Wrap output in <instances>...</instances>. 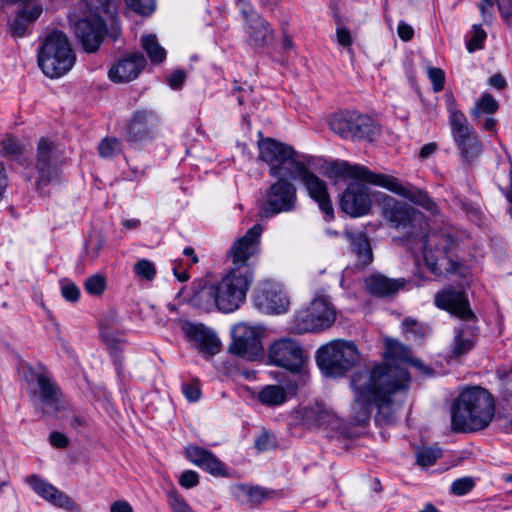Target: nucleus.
I'll use <instances>...</instances> for the list:
<instances>
[{
  "instance_id": "nucleus-45",
  "label": "nucleus",
  "mask_w": 512,
  "mask_h": 512,
  "mask_svg": "<svg viewBox=\"0 0 512 512\" xmlns=\"http://www.w3.org/2000/svg\"><path fill=\"white\" fill-rule=\"evenodd\" d=\"M475 486L471 477H462L452 482L450 491L453 495L463 496L469 493Z\"/></svg>"
},
{
  "instance_id": "nucleus-44",
  "label": "nucleus",
  "mask_w": 512,
  "mask_h": 512,
  "mask_svg": "<svg viewBox=\"0 0 512 512\" xmlns=\"http://www.w3.org/2000/svg\"><path fill=\"white\" fill-rule=\"evenodd\" d=\"M84 286L89 294L98 296L105 291L106 281L102 275L96 274L87 278Z\"/></svg>"
},
{
  "instance_id": "nucleus-9",
  "label": "nucleus",
  "mask_w": 512,
  "mask_h": 512,
  "mask_svg": "<svg viewBox=\"0 0 512 512\" xmlns=\"http://www.w3.org/2000/svg\"><path fill=\"white\" fill-rule=\"evenodd\" d=\"M84 5L90 13L75 23L74 31L83 49L92 53L102 43L106 30L102 14L109 12L110 0H84Z\"/></svg>"
},
{
  "instance_id": "nucleus-26",
  "label": "nucleus",
  "mask_w": 512,
  "mask_h": 512,
  "mask_svg": "<svg viewBox=\"0 0 512 512\" xmlns=\"http://www.w3.org/2000/svg\"><path fill=\"white\" fill-rule=\"evenodd\" d=\"M26 482L38 495L53 505L63 508L67 511H73L77 508V504L66 493L58 490L52 484L44 481L37 475L28 476L26 478Z\"/></svg>"
},
{
  "instance_id": "nucleus-46",
  "label": "nucleus",
  "mask_w": 512,
  "mask_h": 512,
  "mask_svg": "<svg viewBox=\"0 0 512 512\" xmlns=\"http://www.w3.org/2000/svg\"><path fill=\"white\" fill-rule=\"evenodd\" d=\"M136 13L150 15L155 9V0H124Z\"/></svg>"
},
{
  "instance_id": "nucleus-58",
  "label": "nucleus",
  "mask_w": 512,
  "mask_h": 512,
  "mask_svg": "<svg viewBox=\"0 0 512 512\" xmlns=\"http://www.w3.org/2000/svg\"><path fill=\"white\" fill-rule=\"evenodd\" d=\"M397 32L400 39L406 42L410 41L414 36L413 28L403 21L398 24Z\"/></svg>"
},
{
  "instance_id": "nucleus-19",
  "label": "nucleus",
  "mask_w": 512,
  "mask_h": 512,
  "mask_svg": "<svg viewBox=\"0 0 512 512\" xmlns=\"http://www.w3.org/2000/svg\"><path fill=\"white\" fill-rule=\"evenodd\" d=\"M233 341L229 351L247 360H255L263 353L261 333L254 327L245 323H238L232 329Z\"/></svg>"
},
{
  "instance_id": "nucleus-40",
  "label": "nucleus",
  "mask_w": 512,
  "mask_h": 512,
  "mask_svg": "<svg viewBox=\"0 0 512 512\" xmlns=\"http://www.w3.org/2000/svg\"><path fill=\"white\" fill-rule=\"evenodd\" d=\"M499 104L497 100L490 94L484 93L478 101L475 102L474 107L470 111L473 120L478 121L482 113L492 115L497 112Z\"/></svg>"
},
{
  "instance_id": "nucleus-54",
  "label": "nucleus",
  "mask_w": 512,
  "mask_h": 512,
  "mask_svg": "<svg viewBox=\"0 0 512 512\" xmlns=\"http://www.w3.org/2000/svg\"><path fill=\"white\" fill-rule=\"evenodd\" d=\"M498 10L504 19V21L509 25L512 17V0H496Z\"/></svg>"
},
{
  "instance_id": "nucleus-5",
  "label": "nucleus",
  "mask_w": 512,
  "mask_h": 512,
  "mask_svg": "<svg viewBox=\"0 0 512 512\" xmlns=\"http://www.w3.org/2000/svg\"><path fill=\"white\" fill-rule=\"evenodd\" d=\"M456 237L447 228L425 235L423 256L429 271L437 277L463 275V264L456 253Z\"/></svg>"
},
{
  "instance_id": "nucleus-33",
  "label": "nucleus",
  "mask_w": 512,
  "mask_h": 512,
  "mask_svg": "<svg viewBox=\"0 0 512 512\" xmlns=\"http://www.w3.org/2000/svg\"><path fill=\"white\" fill-rule=\"evenodd\" d=\"M345 237L356 256L357 265L361 267L370 265L373 262V252L367 235L362 231L346 230Z\"/></svg>"
},
{
  "instance_id": "nucleus-52",
  "label": "nucleus",
  "mask_w": 512,
  "mask_h": 512,
  "mask_svg": "<svg viewBox=\"0 0 512 512\" xmlns=\"http://www.w3.org/2000/svg\"><path fill=\"white\" fill-rule=\"evenodd\" d=\"M237 7L240 10V13L245 21L248 22L251 19H254L258 16H260L257 11L254 9L252 4L248 2L247 0H236Z\"/></svg>"
},
{
  "instance_id": "nucleus-12",
  "label": "nucleus",
  "mask_w": 512,
  "mask_h": 512,
  "mask_svg": "<svg viewBox=\"0 0 512 512\" xmlns=\"http://www.w3.org/2000/svg\"><path fill=\"white\" fill-rule=\"evenodd\" d=\"M448 110L449 125L455 145L463 161L472 163L483 151L482 142L462 111L455 106H450Z\"/></svg>"
},
{
  "instance_id": "nucleus-59",
  "label": "nucleus",
  "mask_w": 512,
  "mask_h": 512,
  "mask_svg": "<svg viewBox=\"0 0 512 512\" xmlns=\"http://www.w3.org/2000/svg\"><path fill=\"white\" fill-rule=\"evenodd\" d=\"M50 443L57 448H66L69 441L64 434L55 431L50 434Z\"/></svg>"
},
{
  "instance_id": "nucleus-11",
  "label": "nucleus",
  "mask_w": 512,
  "mask_h": 512,
  "mask_svg": "<svg viewBox=\"0 0 512 512\" xmlns=\"http://www.w3.org/2000/svg\"><path fill=\"white\" fill-rule=\"evenodd\" d=\"M337 314L328 296L317 295L310 304L294 315L292 329L298 334L320 332L330 328Z\"/></svg>"
},
{
  "instance_id": "nucleus-31",
  "label": "nucleus",
  "mask_w": 512,
  "mask_h": 512,
  "mask_svg": "<svg viewBox=\"0 0 512 512\" xmlns=\"http://www.w3.org/2000/svg\"><path fill=\"white\" fill-rule=\"evenodd\" d=\"M244 29L248 35V44L255 50L268 46L274 37L273 29L262 16L246 22Z\"/></svg>"
},
{
  "instance_id": "nucleus-1",
  "label": "nucleus",
  "mask_w": 512,
  "mask_h": 512,
  "mask_svg": "<svg viewBox=\"0 0 512 512\" xmlns=\"http://www.w3.org/2000/svg\"><path fill=\"white\" fill-rule=\"evenodd\" d=\"M411 350L395 339L385 340L384 363L353 373V404L350 421L355 426L368 425L373 408L375 421L385 424L394 419V397L409 389L410 377L398 363L410 360Z\"/></svg>"
},
{
  "instance_id": "nucleus-23",
  "label": "nucleus",
  "mask_w": 512,
  "mask_h": 512,
  "mask_svg": "<svg viewBox=\"0 0 512 512\" xmlns=\"http://www.w3.org/2000/svg\"><path fill=\"white\" fill-rule=\"evenodd\" d=\"M55 145L47 138H41L37 145L36 170L38 180L36 182L37 190L41 191L56 176L57 168L55 165Z\"/></svg>"
},
{
  "instance_id": "nucleus-6",
  "label": "nucleus",
  "mask_w": 512,
  "mask_h": 512,
  "mask_svg": "<svg viewBox=\"0 0 512 512\" xmlns=\"http://www.w3.org/2000/svg\"><path fill=\"white\" fill-rule=\"evenodd\" d=\"M75 60L69 40L61 31L49 33L38 52V65L50 78L66 74L74 66Z\"/></svg>"
},
{
  "instance_id": "nucleus-20",
  "label": "nucleus",
  "mask_w": 512,
  "mask_h": 512,
  "mask_svg": "<svg viewBox=\"0 0 512 512\" xmlns=\"http://www.w3.org/2000/svg\"><path fill=\"white\" fill-rule=\"evenodd\" d=\"M434 304L437 308L465 322L477 321L475 313L470 308L467 294L453 286H447L438 291L434 297Z\"/></svg>"
},
{
  "instance_id": "nucleus-4",
  "label": "nucleus",
  "mask_w": 512,
  "mask_h": 512,
  "mask_svg": "<svg viewBox=\"0 0 512 512\" xmlns=\"http://www.w3.org/2000/svg\"><path fill=\"white\" fill-rule=\"evenodd\" d=\"M330 171L337 177L358 179L368 184L385 188L413 204L422 207L431 214L438 213L437 203L426 191L410 183H403L392 175L375 173L366 166L350 164L344 160L334 161L330 165Z\"/></svg>"
},
{
  "instance_id": "nucleus-47",
  "label": "nucleus",
  "mask_w": 512,
  "mask_h": 512,
  "mask_svg": "<svg viewBox=\"0 0 512 512\" xmlns=\"http://www.w3.org/2000/svg\"><path fill=\"white\" fill-rule=\"evenodd\" d=\"M182 393L189 402H196L201 397L200 382L197 379H193L190 382L182 384Z\"/></svg>"
},
{
  "instance_id": "nucleus-21",
  "label": "nucleus",
  "mask_w": 512,
  "mask_h": 512,
  "mask_svg": "<svg viewBox=\"0 0 512 512\" xmlns=\"http://www.w3.org/2000/svg\"><path fill=\"white\" fill-rule=\"evenodd\" d=\"M160 124L158 115L149 109H138L127 120L125 137L128 142H143L155 137Z\"/></svg>"
},
{
  "instance_id": "nucleus-41",
  "label": "nucleus",
  "mask_w": 512,
  "mask_h": 512,
  "mask_svg": "<svg viewBox=\"0 0 512 512\" xmlns=\"http://www.w3.org/2000/svg\"><path fill=\"white\" fill-rule=\"evenodd\" d=\"M122 151V143L115 137H105L98 145L99 155L105 159L117 157Z\"/></svg>"
},
{
  "instance_id": "nucleus-7",
  "label": "nucleus",
  "mask_w": 512,
  "mask_h": 512,
  "mask_svg": "<svg viewBox=\"0 0 512 512\" xmlns=\"http://www.w3.org/2000/svg\"><path fill=\"white\" fill-rule=\"evenodd\" d=\"M259 157L268 164L272 177L286 176L290 179L310 155L298 153L292 146L273 138H264L258 142Z\"/></svg>"
},
{
  "instance_id": "nucleus-2",
  "label": "nucleus",
  "mask_w": 512,
  "mask_h": 512,
  "mask_svg": "<svg viewBox=\"0 0 512 512\" xmlns=\"http://www.w3.org/2000/svg\"><path fill=\"white\" fill-rule=\"evenodd\" d=\"M253 281L250 272L229 269L219 281L195 286L191 302L202 309L214 305L222 313L235 312L245 303Z\"/></svg>"
},
{
  "instance_id": "nucleus-39",
  "label": "nucleus",
  "mask_w": 512,
  "mask_h": 512,
  "mask_svg": "<svg viewBox=\"0 0 512 512\" xmlns=\"http://www.w3.org/2000/svg\"><path fill=\"white\" fill-rule=\"evenodd\" d=\"M237 489L238 496L242 498V501L252 506L259 505L263 500L270 498L272 494L271 491L258 486L239 485Z\"/></svg>"
},
{
  "instance_id": "nucleus-55",
  "label": "nucleus",
  "mask_w": 512,
  "mask_h": 512,
  "mask_svg": "<svg viewBox=\"0 0 512 512\" xmlns=\"http://www.w3.org/2000/svg\"><path fill=\"white\" fill-rule=\"evenodd\" d=\"M273 446V441L271 436L264 432L260 436H258L255 440V447L258 451H267Z\"/></svg>"
},
{
  "instance_id": "nucleus-63",
  "label": "nucleus",
  "mask_w": 512,
  "mask_h": 512,
  "mask_svg": "<svg viewBox=\"0 0 512 512\" xmlns=\"http://www.w3.org/2000/svg\"><path fill=\"white\" fill-rule=\"evenodd\" d=\"M437 150V144L434 143V142H430V143H427L425 144L420 152H419V158L421 159H427L429 158L431 155H433Z\"/></svg>"
},
{
  "instance_id": "nucleus-22",
  "label": "nucleus",
  "mask_w": 512,
  "mask_h": 512,
  "mask_svg": "<svg viewBox=\"0 0 512 512\" xmlns=\"http://www.w3.org/2000/svg\"><path fill=\"white\" fill-rule=\"evenodd\" d=\"M372 200L368 188L359 182H351L340 198L341 210L352 216L360 217L369 213Z\"/></svg>"
},
{
  "instance_id": "nucleus-28",
  "label": "nucleus",
  "mask_w": 512,
  "mask_h": 512,
  "mask_svg": "<svg viewBox=\"0 0 512 512\" xmlns=\"http://www.w3.org/2000/svg\"><path fill=\"white\" fill-rule=\"evenodd\" d=\"M303 423L309 428H331L339 427V419L336 414L324 403L315 402L303 408Z\"/></svg>"
},
{
  "instance_id": "nucleus-25",
  "label": "nucleus",
  "mask_w": 512,
  "mask_h": 512,
  "mask_svg": "<svg viewBox=\"0 0 512 512\" xmlns=\"http://www.w3.org/2000/svg\"><path fill=\"white\" fill-rule=\"evenodd\" d=\"M146 65L143 54L131 53L115 62L109 69L108 76L112 82L126 83L135 80Z\"/></svg>"
},
{
  "instance_id": "nucleus-56",
  "label": "nucleus",
  "mask_w": 512,
  "mask_h": 512,
  "mask_svg": "<svg viewBox=\"0 0 512 512\" xmlns=\"http://www.w3.org/2000/svg\"><path fill=\"white\" fill-rule=\"evenodd\" d=\"M337 41L341 46L348 47L352 44L349 30L344 26H338L336 30Z\"/></svg>"
},
{
  "instance_id": "nucleus-48",
  "label": "nucleus",
  "mask_w": 512,
  "mask_h": 512,
  "mask_svg": "<svg viewBox=\"0 0 512 512\" xmlns=\"http://www.w3.org/2000/svg\"><path fill=\"white\" fill-rule=\"evenodd\" d=\"M61 295L69 302H77L80 297V290L77 285L71 281H61Z\"/></svg>"
},
{
  "instance_id": "nucleus-42",
  "label": "nucleus",
  "mask_w": 512,
  "mask_h": 512,
  "mask_svg": "<svg viewBox=\"0 0 512 512\" xmlns=\"http://www.w3.org/2000/svg\"><path fill=\"white\" fill-rule=\"evenodd\" d=\"M442 456V450L438 447L423 448L417 452V463L420 466H431Z\"/></svg>"
},
{
  "instance_id": "nucleus-37",
  "label": "nucleus",
  "mask_w": 512,
  "mask_h": 512,
  "mask_svg": "<svg viewBox=\"0 0 512 512\" xmlns=\"http://www.w3.org/2000/svg\"><path fill=\"white\" fill-rule=\"evenodd\" d=\"M402 330L408 339L423 341L431 333L430 327L414 318L407 317L402 321Z\"/></svg>"
},
{
  "instance_id": "nucleus-35",
  "label": "nucleus",
  "mask_w": 512,
  "mask_h": 512,
  "mask_svg": "<svg viewBox=\"0 0 512 512\" xmlns=\"http://www.w3.org/2000/svg\"><path fill=\"white\" fill-rule=\"evenodd\" d=\"M290 386H294V379L289 378L285 382V386L266 385L259 391L258 400L265 406H280L286 402L288 396H295L301 389L297 388L295 392H291Z\"/></svg>"
},
{
  "instance_id": "nucleus-57",
  "label": "nucleus",
  "mask_w": 512,
  "mask_h": 512,
  "mask_svg": "<svg viewBox=\"0 0 512 512\" xmlns=\"http://www.w3.org/2000/svg\"><path fill=\"white\" fill-rule=\"evenodd\" d=\"M186 78V74L183 70H176L170 74L167 81L171 88L177 89L179 88Z\"/></svg>"
},
{
  "instance_id": "nucleus-27",
  "label": "nucleus",
  "mask_w": 512,
  "mask_h": 512,
  "mask_svg": "<svg viewBox=\"0 0 512 512\" xmlns=\"http://www.w3.org/2000/svg\"><path fill=\"white\" fill-rule=\"evenodd\" d=\"M185 454L190 462L213 476L228 475L225 464L207 449L192 445L185 449Z\"/></svg>"
},
{
  "instance_id": "nucleus-32",
  "label": "nucleus",
  "mask_w": 512,
  "mask_h": 512,
  "mask_svg": "<svg viewBox=\"0 0 512 512\" xmlns=\"http://www.w3.org/2000/svg\"><path fill=\"white\" fill-rule=\"evenodd\" d=\"M29 371L34 374L39 387V401L53 411H58V403L62 392L58 384L45 372L35 373L31 367Z\"/></svg>"
},
{
  "instance_id": "nucleus-10",
  "label": "nucleus",
  "mask_w": 512,
  "mask_h": 512,
  "mask_svg": "<svg viewBox=\"0 0 512 512\" xmlns=\"http://www.w3.org/2000/svg\"><path fill=\"white\" fill-rule=\"evenodd\" d=\"M360 359L356 345L350 341L333 340L322 345L316 352L319 368L328 376L344 375Z\"/></svg>"
},
{
  "instance_id": "nucleus-38",
  "label": "nucleus",
  "mask_w": 512,
  "mask_h": 512,
  "mask_svg": "<svg viewBox=\"0 0 512 512\" xmlns=\"http://www.w3.org/2000/svg\"><path fill=\"white\" fill-rule=\"evenodd\" d=\"M142 48L153 64L161 63L166 58L165 49L159 44L157 37L153 34L144 35L141 38Z\"/></svg>"
},
{
  "instance_id": "nucleus-24",
  "label": "nucleus",
  "mask_w": 512,
  "mask_h": 512,
  "mask_svg": "<svg viewBox=\"0 0 512 512\" xmlns=\"http://www.w3.org/2000/svg\"><path fill=\"white\" fill-rule=\"evenodd\" d=\"M181 330L186 338L193 342L203 353L215 355L220 351V341L213 330L201 323L185 321L181 324Z\"/></svg>"
},
{
  "instance_id": "nucleus-36",
  "label": "nucleus",
  "mask_w": 512,
  "mask_h": 512,
  "mask_svg": "<svg viewBox=\"0 0 512 512\" xmlns=\"http://www.w3.org/2000/svg\"><path fill=\"white\" fill-rule=\"evenodd\" d=\"M100 337L108 347L110 354L113 357V362L116 367V370L119 373L122 368L121 352L123 350L124 345L126 344V340L124 338L123 333L115 331L108 327H102L100 330Z\"/></svg>"
},
{
  "instance_id": "nucleus-62",
  "label": "nucleus",
  "mask_w": 512,
  "mask_h": 512,
  "mask_svg": "<svg viewBox=\"0 0 512 512\" xmlns=\"http://www.w3.org/2000/svg\"><path fill=\"white\" fill-rule=\"evenodd\" d=\"M493 6L494 0H481V3L479 4V9L482 13L484 20L491 18Z\"/></svg>"
},
{
  "instance_id": "nucleus-43",
  "label": "nucleus",
  "mask_w": 512,
  "mask_h": 512,
  "mask_svg": "<svg viewBox=\"0 0 512 512\" xmlns=\"http://www.w3.org/2000/svg\"><path fill=\"white\" fill-rule=\"evenodd\" d=\"M134 272L140 279L151 281L155 278L156 268L153 262L141 259L135 263Z\"/></svg>"
},
{
  "instance_id": "nucleus-17",
  "label": "nucleus",
  "mask_w": 512,
  "mask_h": 512,
  "mask_svg": "<svg viewBox=\"0 0 512 512\" xmlns=\"http://www.w3.org/2000/svg\"><path fill=\"white\" fill-rule=\"evenodd\" d=\"M255 306L266 314L285 313L290 305V300L283 286L277 282L261 281L254 291Z\"/></svg>"
},
{
  "instance_id": "nucleus-51",
  "label": "nucleus",
  "mask_w": 512,
  "mask_h": 512,
  "mask_svg": "<svg viewBox=\"0 0 512 512\" xmlns=\"http://www.w3.org/2000/svg\"><path fill=\"white\" fill-rule=\"evenodd\" d=\"M2 149L5 155L16 157L23 151V147L15 138H8L2 142Z\"/></svg>"
},
{
  "instance_id": "nucleus-3",
  "label": "nucleus",
  "mask_w": 512,
  "mask_h": 512,
  "mask_svg": "<svg viewBox=\"0 0 512 512\" xmlns=\"http://www.w3.org/2000/svg\"><path fill=\"white\" fill-rule=\"evenodd\" d=\"M495 400L482 387L462 391L451 407V429L457 433H472L486 429L495 417Z\"/></svg>"
},
{
  "instance_id": "nucleus-49",
  "label": "nucleus",
  "mask_w": 512,
  "mask_h": 512,
  "mask_svg": "<svg viewBox=\"0 0 512 512\" xmlns=\"http://www.w3.org/2000/svg\"><path fill=\"white\" fill-rule=\"evenodd\" d=\"M428 78L433 84L434 92H440L444 89L445 73L437 67H429L427 70Z\"/></svg>"
},
{
  "instance_id": "nucleus-53",
  "label": "nucleus",
  "mask_w": 512,
  "mask_h": 512,
  "mask_svg": "<svg viewBox=\"0 0 512 512\" xmlns=\"http://www.w3.org/2000/svg\"><path fill=\"white\" fill-rule=\"evenodd\" d=\"M199 483V475L196 471L186 470L179 477V484L186 489L193 488Z\"/></svg>"
},
{
  "instance_id": "nucleus-34",
  "label": "nucleus",
  "mask_w": 512,
  "mask_h": 512,
  "mask_svg": "<svg viewBox=\"0 0 512 512\" xmlns=\"http://www.w3.org/2000/svg\"><path fill=\"white\" fill-rule=\"evenodd\" d=\"M43 9L40 4H26L17 12L15 17L9 22V31L13 37H23L26 34L28 26L37 20Z\"/></svg>"
},
{
  "instance_id": "nucleus-64",
  "label": "nucleus",
  "mask_w": 512,
  "mask_h": 512,
  "mask_svg": "<svg viewBox=\"0 0 512 512\" xmlns=\"http://www.w3.org/2000/svg\"><path fill=\"white\" fill-rule=\"evenodd\" d=\"M489 83L491 86H493L494 88H496L498 90L503 89L507 84L506 80L500 74L493 75L490 78Z\"/></svg>"
},
{
  "instance_id": "nucleus-60",
  "label": "nucleus",
  "mask_w": 512,
  "mask_h": 512,
  "mask_svg": "<svg viewBox=\"0 0 512 512\" xmlns=\"http://www.w3.org/2000/svg\"><path fill=\"white\" fill-rule=\"evenodd\" d=\"M170 504L173 512H193L183 498L173 497Z\"/></svg>"
},
{
  "instance_id": "nucleus-16",
  "label": "nucleus",
  "mask_w": 512,
  "mask_h": 512,
  "mask_svg": "<svg viewBox=\"0 0 512 512\" xmlns=\"http://www.w3.org/2000/svg\"><path fill=\"white\" fill-rule=\"evenodd\" d=\"M386 217L393 227L402 230L411 238H422L428 226L424 215L413 207L394 201L385 209Z\"/></svg>"
},
{
  "instance_id": "nucleus-8",
  "label": "nucleus",
  "mask_w": 512,
  "mask_h": 512,
  "mask_svg": "<svg viewBox=\"0 0 512 512\" xmlns=\"http://www.w3.org/2000/svg\"><path fill=\"white\" fill-rule=\"evenodd\" d=\"M269 360L272 364L285 368L291 373V379H294V386L289 388L291 392L308 384L310 375L305 368L306 357L297 341L282 338L273 342L269 348Z\"/></svg>"
},
{
  "instance_id": "nucleus-18",
  "label": "nucleus",
  "mask_w": 512,
  "mask_h": 512,
  "mask_svg": "<svg viewBox=\"0 0 512 512\" xmlns=\"http://www.w3.org/2000/svg\"><path fill=\"white\" fill-rule=\"evenodd\" d=\"M266 193V216H273L294 210L297 203L296 186L289 181V177L280 176Z\"/></svg>"
},
{
  "instance_id": "nucleus-61",
  "label": "nucleus",
  "mask_w": 512,
  "mask_h": 512,
  "mask_svg": "<svg viewBox=\"0 0 512 512\" xmlns=\"http://www.w3.org/2000/svg\"><path fill=\"white\" fill-rule=\"evenodd\" d=\"M110 512H133V508L127 501L117 500L111 504Z\"/></svg>"
},
{
  "instance_id": "nucleus-29",
  "label": "nucleus",
  "mask_w": 512,
  "mask_h": 512,
  "mask_svg": "<svg viewBox=\"0 0 512 512\" xmlns=\"http://www.w3.org/2000/svg\"><path fill=\"white\" fill-rule=\"evenodd\" d=\"M406 284L405 279L388 278L383 274L374 273L365 279V287L369 294L378 298L391 297L397 294Z\"/></svg>"
},
{
  "instance_id": "nucleus-14",
  "label": "nucleus",
  "mask_w": 512,
  "mask_h": 512,
  "mask_svg": "<svg viewBox=\"0 0 512 512\" xmlns=\"http://www.w3.org/2000/svg\"><path fill=\"white\" fill-rule=\"evenodd\" d=\"M263 233V226L255 224L247 232L236 241L233 242L229 251L228 259L232 266L230 270L250 272L254 278L253 259L260 253V239Z\"/></svg>"
},
{
  "instance_id": "nucleus-15",
  "label": "nucleus",
  "mask_w": 512,
  "mask_h": 512,
  "mask_svg": "<svg viewBox=\"0 0 512 512\" xmlns=\"http://www.w3.org/2000/svg\"><path fill=\"white\" fill-rule=\"evenodd\" d=\"M314 158L310 156L306 162L298 165L297 172L291 178L300 180L308 196L314 200L319 209L328 219L334 218V209L328 192L327 183L311 171Z\"/></svg>"
},
{
  "instance_id": "nucleus-30",
  "label": "nucleus",
  "mask_w": 512,
  "mask_h": 512,
  "mask_svg": "<svg viewBox=\"0 0 512 512\" xmlns=\"http://www.w3.org/2000/svg\"><path fill=\"white\" fill-rule=\"evenodd\" d=\"M479 328L476 322H466L456 331L452 345L451 358H459L470 352L478 339Z\"/></svg>"
},
{
  "instance_id": "nucleus-50",
  "label": "nucleus",
  "mask_w": 512,
  "mask_h": 512,
  "mask_svg": "<svg viewBox=\"0 0 512 512\" xmlns=\"http://www.w3.org/2000/svg\"><path fill=\"white\" fill-rule=\"evenodd\" d=\"M486 38V32L477 25L473 26V35L467 42V49L469 52H474L477 49L483 47L484 40Z\"/></svg>"
},
{
  "instance_id": "nucleus-13",
  "label": "nucleus",
  "mask_w": 512,
  "mask_h": 512,
  "mask_svg": "<svg viewBox=\"0 0 512 512\" xmlns=\"http://www.w3.org/2000/svg\"><path fill=\"white\" fill-rule=\"evenodd\" d=\"M329 125L342 138L372 142L380 133L379 126L372 118L354 111L333 115Z\"/></svg>"
}]
</instances>
